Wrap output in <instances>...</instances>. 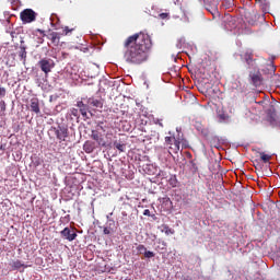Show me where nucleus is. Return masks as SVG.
<instances>
[{"label":"nucleus","instance_id":"f257e3e1","mask_svg":"<svg viewBox=\"0 0 280 280\" xmlns=\"http://www.w3.org/2000/svg\"><path fill=\"white\" fill-rule=\"evenodd\" d=\"M122 47L124 60L127 65H143L152 49V38L143 32L136 33L125 39Z\"/></svg>","mask_w":280,"mask_h":280},{"label":"nucleus","instance_id":"f03ea898","mask_svg":"<svg viewBox=\"0 0 280 280\" xmlns=\"http://www.w3.org/2000/svg\"><path fill=\"white\" fill-rule=\"evenodd\" d=\"M165 139V145L170 150V154H178L180 152V144L183 148H187V140H185L182 132H177L176 136H167Z\"/></svg>","mask_w":280,"mask_h":280},{"label":"nucleus","instance_id":"7ed1b4c3","mask_svg":"<svg viewBox=\"0 0 280 280\" xmlns=\"http://www.w3.org/2000/svg\"><path fill=\"white\" fill-rule=\"evenodd\" d=\"M38 16V13H36L32 9H24L20 13V19L22 23L27 24V23H34L36 21V18Z\"/></svg>","mask_w":280,"mask_h":280},{"label":"nucleus","instance_id":"20e7f679","mask_svg":"<svg viewBox=\"0 0 280 280\" xmlns=\"http://www.w3.org/2000/svg\"><path fill=\"white\" fill-rule=\"evenodd\" d=\"M37 67H39V69L47 75L48 73H51L56 63H54L51 59L43 58L38 61Z\"/></svg>","mask_w":280,"mask_h":280},{"label":"nucleus","instance_id":"39448f33","mask_svg":"<svg viewBox=\"0 0 280 280\" xmlns=\"http://www.w3.org/2000/svg\"><path fill=\"white\" fill-rule=\"evenodd\" d=\"M35 32H38L40 35L46 36L49 42L52 43L55 47L60 45V33L58 32H50L48 35L45 34V31L37 28Z\"/></svg>","mask_w":280,"mask_h":280},{"label":"nucleus","instance_id":"423d86ee","mask_svg":"<svg viewBox=\"0 0 280 280\" xmlns=\"http://www.w3.org/2000/svg\"><path fill=\"white\" fill-rule=\"evenodd\" d=\"M91 139L96 141L97 145L101 148H110V141L104 140V137H102V133H100L97 130H92Z\"/></svg>","mask_w":280,"mask_h":280},{"label":"nucleus","instance_id":"0eeeda50","mask_svg":"<svg viewBox=\"0 0 280 280\" xmlns=\"http://www.w3.org/2000/svg\"><path fill=\"white\" fill-rule=\"evenodd\" d=\"M60 233H61V237H63L68 242H73V240L78 237V233H75V231L69 228H65Z\"/></svg>","mask_w":280,"mask_h":280},{"label":"nucleus","instance_id":"6e6552de","mask_svg":"<svg viewBox=\"0 0 280 280\" xmlns=\"http://www.w3.org/2000/svg\"><path fill=\"white\" fill-rule=\"evenodd\" d=\"M223 25L225 27V30L228 31H232L235 30V27H237V25L235 24V18L231 16V15H225L223 18Z\"/></svg>","mask_w":280,"mask_h":280},{"label":"nucleus","instance_id":"1a4fd4ad","mask_svg":"<svg viewBox=\"0 0 280 280\" xmlns=\"http://www.w3.org/2000/svg\"><path fill=\"white\" fill-rule=\"evenodd\" d=\"M88 105L91 106V108H104V101L102 98L90 97L88 98Z\"/></svg>","mask_w":280,"mask_h":280},{"label":"nucleus","instance_id":"9d476101","mask_svg":"<svg viewBox=\"0 0 280 280\" xmlns=\"http://www.w3.org/2000/svg\"><path fill=\"white\" fill-rule=\"evenodd\" d=\"M31 110L35 113V115L40 114V102L37 97L31 98Z\"/></svg>","mask_w":280,"mask_h":280},{"label":"nucleus","instance_id":"9b49d317","mask_svg":"<svg viewBox=\"0 0 280 280\" xmlns=\"http://www.w3.org/2000/svg\"><path fill=\"white\" fill-rule=\"evenodd\" d=\"M56 135L59 141H67V137H69V129L60 128L59 130L56 131Z\"/></svg>","mask_w":280,"mask_h":280},{"label":"nucleus","instance_id":"f8f14e48","mask_svg":"<svg viewBox=\"0 0 280 280\" xmlns=\"http://www.w3.org/2000/svg\"><path fill=\"white\" fill-rule=\"evenodd\" d=\"M83 150L86 154H92L95 151V142L86 140L83 144Z\"/></svg>","mask_w":280,"mask_h":280},{"label":"nucleus","instance_id":"ddd939ff","mask_svg":"<svg viewBox=\"0 0 280 280\" xmlns=\"http://www.w3.org/2000/svg\"><path fill=\"white\" fill-rule=\"evenodd\" d=\"M77 106H78V108H79V110H80L82 117H86V115H88V113H89V106H90V105H89V104L86 105V104H84V102L79 101V102L77 103Z\"/></svg>","mask_w":280,"mask_h":280},{"label":"nucleus","instance_id":"4468645a","mask_svg":"<svg viewBox=\"0 0 280 280\" xmlns=\"http://www.w3.org/2000/svg\"><path fill=\"white\" fill-rule=\"evenodd\" d=\"M259 8L264 14H268L270 12V2L268 0H260Z\"/></svg>","mask_w":280,"mask_h":280},{"label":"nucleus","instance_id":"2eb2a0df","mask_svg":"<svg viewBox=\"0 0 280 280\" xmlns=\"http://www.w3.org/2000/svg\"><path fill=\"white\" fill-rule=\"evenodd\" d=\"M252 78V84L254 86H261V73L257 72L250 75Z\"/></svg>","mask_w":280,"mask_h":280},{"label":"nucleus","instance_id":"dca6fc26","mask_svg":"<svg viewBox=\"0 0 280 280\" xmlns=\"http://www.w3.org/2000/svg\"><path fill=\"white\" fill-rule=\"evenodd\" d=\"M242 58L249 67L253 65V52L246 51L242 55Z\"/></svg>","mask_w":280,"mask_h":280},{"label":"nucleus","instance_id":"f3484780","mask_svg":"<svg viewBox=\"0 0 280 280\" xmlns=\"http://www.w3.org/2000/svg\"><path fill=\"white\" fill-rule=\"evenodd\" d=\"M12 268H13L14 270H19V269H21V268H28V266L25 265V264H22L21 260H15V261L12 262Z\"/></svg>","mask_w":280,"mask_h":280},{"label":"nucleus","instance_id":"a211bd4d","mask_svg":"<svg viewBox=\"0 0 280 280\" xmlns=\"http://www.w3.org/2000/svg\"><path fill=\"white\" fill-rule=\"evenodd\" d=\"M114 148H116V150H118V152H126V144L121 143L119 141H114Z\"/></svg>","mask_w":280,"mask_h":280},{"label":"nucleus","instance_id":"6ab92c4d","mask_svg":"<svg viewBox=\"0 0 280 280\" xmlns=\"http://www.w3.org/2000/svg\"><path fill=\"white\" fill-rule=\"evenodd\" d=\"M259 155L262 163H270V160L272 159V155L266 154L264 152H260Z\"/></svg>","mask_w":280,"mask_h":280},{"label":"nucleus","instance_id":"aec40b11","mask_svg":"<svg viewBox=\"0 0 280 280\" xmlns=\"http://www.w3.org/2000/svg\"><path fill=\"white\" fill-rule=\"evenodd\" d=\"M19 57L24 61L26 60L27 51L25 50V46L20 47Z\"/></svg>","mask_w":280,"mask_h":280},{"label":"nucleus","instance_id":"412c9836","mask_svg":"<svg viewBox=\"0 0 280 280\" xmlns=\"http://www.w3.org/2000/svg\"><path fill=\"white\" fill-rule=\"evenodd\" d=\"M155 250H167V243L165 241H159V246Z\"/></svg>","mask_w":280,"mask_h":280},{"label":"nucleus","instance_id":"4be33fe9","mask_svg":"<svg viewBox=\"0 0 280 280\" xmlns=\"http://www.w3.org/2000/svg\"><path fill=\"white\" fill-rule=\"evenodd\" d=\"M162 233H165V235H174V230H172L170 226L162 225Z\"/></svg>","mask_w":280,"mask_h":280},{"label":"nucleus","instance_id":"5701e85b","mask_svg":"<svg viewBox=\"0 0 280 280\" xmlns=\"http://www.w3.org/2000/svg\"><path fill=\"white\" fill-rule=\"evenodd\" d=\"M136 250H137L138 255H144V253L148 250V248L144 247V245L139 244V245H137Z\"/></svg>","mask_w":280,"mask_h":280},{"label":"nucleus","instance_id":"b1692460","mask_svg":"<svg viewBox=\"0 0 280 280\" xmlns=\"http://www.w3.org/2000/svg\"><path fill=\"white\" fill-rule=\"evenodd\" d=\"M155 19H161V21H165V19H170V13H159L155 15Z\"/></svg>","mask_w":280,"mask_h":280},{"label":"nucleus","instance_id":"393cba45","mask_svg":"<svg viewBox=\"0 0 280 280\" xmlns=\"http://www.w3.org/2000/svg\"><path fill=\"white\" fill-rule=\"evenodd\" d=\"M105 141H109L110 142V147L113 145V131H107L105 135Z\"/></svg>","mask_w":280,"mask_h":280},{"label":"nucleus","instance_id":"a878e982","mask_svg":"<svg viewBox=\"0 0 280 280\" xmlns=\"http://www.w3.org/2000/svg\"><path fill=\"white\" fill-rule=\"evenodd\" d=\"M96 130L97 132H100V130H102V132H106V126L104 125V122H98L96 126Z\"/></svg>","mask_w":280,"mask_h":280},{"label":"nucleus","instance_id":"bb28decb","mask_svg":"<svg viewBox=\"0 0 280 280\" xmlns=\"http://www.w3.org/2000/svg\"><path fill=\"white\" fill-rule=\"evenodd\" d=\"M70 115H72V117H80V112L77 108H72L70 109Z\"/></svg>","mask_w":280,"mask_h":280},{"label":"nucleus","instance_id":"cd10ccee","mask_svg":"<svg viewBox=\"0 0 280 280\" xmlns=\"http://www.w3.org/2000/svg\"><path fill=\"white\" fill-rule=\"evenodd\" d=\"M144 257L147 259H152V257H154V252H150L147 249V252L144 253Z\"/></svg>","mask_w":280,"mask_h":280},{"label":"nucleus","instance_id":"c85d7f7f","mask_svg":"<svg viewBox=\"0 0 280 280\" xmlns=\"http://www.w3.org/2000/svg\"><path fill=\"white\" fill-rule=\"evenodd\" d=\"M170 185H172L173 187H176V185H178V180L175 177H171Z\"/></svg>","mask_w":280,"mask_h":280},{"label":"nucleus","instance_id":"c756f323","mask_svg":"<svg viewBox=\"0 0 280 280\" xmlns=\"http://www.w3.org/2000/svg\"><path fill=\"white\" fill-rule=\"evenodd\" d=\"M5 93H7L5 88L0 86V97H4Z\"/></svg>","mask_w":280,"mask_h":280},{"label":"nucleus","instance_id":"7c9ffc66","mask_svg":"<svg viewBox=\"0 0 280 280\" xmlns=\"http://www.w3.org/2000/svg\"><path fill=\"white\" fill-rule=\"evenodd\" d=\"M103 233H104V235H110V229L104 228Z\"/></svg>","mask_w":280,"mask_h":280},{"label":"nucleus","instance_id":"2f4dec72","mask_svg":"<svg viewBox=\"0 0 280 280\" xmlns=\"http://www.w3.org/2000/svg\"><path fill=\"white\" fill-rule=\"evenodd\" d=\"M155 124H156L158 126H160L161 128H163V119H156V120H155Z\"/></svg>","mask_w":280,"mask_h":280},{"label":"nucleus","instance_id":"473e14b6","mask_svg":"<svg viewBox=\"0 0 280 280\" xmlns=\"http://www.w3.org/2000/svg\"><path fill=\"white\" fill-rule=\"evenodd\" d=\"M65 34H69V32H73V30H69V26H66L63 28Z\"/></svg>","mask_w":280,"mask_h":280},{"label":"nucleus","instance_id":"72a5a7b5","mask_svg":"<svg viewBox=\"0 0 280 280\" xmlns=\"http://www.w3.org/2000/svg\"><path fill=\"white\" fill-rule=\"evenodd\" d=\"M143 215H147V217L150 218V210H149V209H145V210L143 211Z\"/></svg>","mask_w":280,"mask_h":280},{"label":"nucleus","instance_id":"f704fd0d","mask_svg":"<svg viewBox=\"0 0 280 280\" xmlns=\"http://www.w3.org/2000/svg\"><path fill=\"white\" fill-rule=\"evenodd\" d=\"M39 43H43V38H39Z\"/></svg>","mask_w":280,"mask_h":280}]
</instances>
